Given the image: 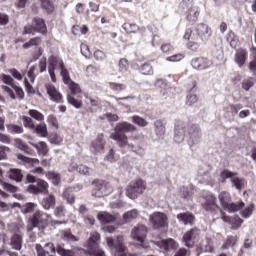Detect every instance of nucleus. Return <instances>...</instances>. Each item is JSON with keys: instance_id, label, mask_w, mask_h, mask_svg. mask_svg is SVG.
<instances>
[{"instance_id": "obj_1", "label": "nucleus", "mask_w": 256, "mask_h": 256, "mask_svg": "<svg viewBox=\"0 0 256 256\" xmlns=\"http://www.w3.org/2000/svg\"><path fill=\"white\" fill-rule=\"evenodd\" d=\"M227 179H230L232 187H235L237 191H243L247 187V180L243 177H237V172L224 169L220 172L218 177L219 183H225Z\"/></svg>"}, {"instance_id": "obj_2", "label": "nucleus", "mask_w": 256, "mask_h": 256, "mask_svg": "<svg viewBox=\"0 0 256 256\" xmlns=\"http://www.w3.org/2000/svg\"><path fill=\"white\" fill-rule=\"evenodd\" d=\"M179 9L182 13H185L188 23L191 25H193V23H197L200 11L199 7L193 5V0H182L179 5Z\"/></svg>"}, {"instance_id": "obj_3", "label": "nucleus", "mask_w": 256, "mask_h": 256, "mask_svg": "<svg viewBox=\"0 0 256 256\" xmlns=\"http://www.w3.org/2000/svg\"><path fill=\"white\" fill-rule=\"evenodd\" d=\"M123 241V236H118L116 240L111 237L106 238L108 247L115 250L114 256H139L137 254L127 253V246H125Z\"/></svg>"}, {"instance_id": "obj_4", "label": "nucleus", "mask_w": 256, "mask_h": 256, "mask_svg": "<svg viewBox=\"0 0 256 256\" xmlns=\"http://www.w3.org/2000/svg\"><path fill=\"white\" fill-rule=\"evenodd\" d=\"M110 139H113V141H117L121 149L127 147V149H130V151H133L134 153H141V151H143V147L141 145L129 143L127 135L125 134L114 132L110 134Z\"/></svg>"}, {"instance_id": "obj_5", "label": "nucleus", "mask_w": 256, "mask_h": 256, "mask_svg": "<svg viewBox=\"0 0 256 256\" xmlns=\"http://www.w3.org/2000/svg\"><path fill=\"white\" fill-rule=\"evenodd\" d=\"M36 33H41L42 35L47 33V25L45 24V20L39 17H35L33 19V25L28 24L24 26L23 35H35Z\"/></svg>"}, {"instance_id": "obj_6", "label": "nucleus", "mask_w": 256, "mask_h": 256, "mask_svg": "<svg viewBox=\"0 0 256 256\" xmlns=\"http://www.w3.org/2000/svg\"><path fill=\"white\" fill-rule=\"evenodd\" d=\"M150 223L158 231H167L169 229V217L163 212H154L150 216Z\"/></svg>"}, {"instance_id": "obj_7", "label": "nucleus", "mask_w": 256, "mask_h": 256, "mask_svg": "<svg viewBox=\"0 0 256 256\" xmlns=\"http://www.w3.org/2000/svg\"><path fill=\"white\" fill-rule=\"evenodd\" d=\"M147 233V226L143 224H138L132 228L130 237L131 239H133V241H136V243H138L140 247L147 248V245L145 244V240L147 239Z\"/></svg>"}, {"instance_id": "obj_8", "label": "nucleus", "mask_w": 256, "mask_h": 256, "mask_svg": "<svg viewBox=\"0 0 256 256\" xmlns=\"http://www.w3.org/2000/svg\"><path fill=\"white\" fill-rule=\"evenodd\" d=\"M147 189V184L142 179L132 182L126 189V195L129 199H137L139 195H143Z\"/></svg>"}, {"instance_id": "obj_9", "label": "nucleus", "mask_w": 256, "mask_h": 256, "mask_svg": "<svg viewBox=\"0 0 256 256\" xmlns=\"http://www.w3.org/2000/svg\"><path fill=\"white\" fill-rule=\"evenodd\" d=\"M30 223L31 226L27 227V231H33L35 227H47L49 224V214L38 210L33 214Z\"/></svg>"}, {"instance_id": "obj_10", "label": "nucleus", "mask_w": 256, "mask_h": 256, "mask_svg": "<svg viewBox=\"0 0 256 256\" xmlns=\"http://www.w3.org/2000/svg\"><path fill=\"white\" fill-rule=\"evenodd\" d=\"M8 229L11 233H14L10 240V247L14 251H21L23 249V235L19 233V226L17 224H10Z\"/></svg>"}, {"instance_id": "obj_11", "label": "nucleus", "mask_w": 256, "mask_h": 256, "mask_svg": "<svg viewBox=\"0 0 256 256\" xmlns=\"http://www.w3.org/2000/svg\"><path fill=\"white\" fill-rule=\"evenodd\" d=\"M94 185L95 188L92 190L93 197H105L113 191V189H111V185L103 180L96 181Z\"/></svg>"}, {"instance_id": "obj_12", "label": "nucleus", "mask_w": 256, "mask_h": 256, "mask_svg": "<svg viewBox=\"0 0 256 256\" xmlns=\"http://www.w3.org/2000/svg\"><path fill=\"white\" fill-rule=\"evenodd\" d=\"M49 66L48 69H52L53 71H56V69H59L60 75L62 78L68 75L69 71L67 68H65V64L63 63V60L61 58L56 56H50L49 59Z\"/></svg>"}, {"instance_id": "obj_13", "label": "nucleus", "mask_w": 256, "mask_h": 256, "mask_svg": "<svg viewBox=\"0 0 256 256\" xmlns=\"http://www.w3.org/2000/svg\"><path fill=\"white\" fill-rule=\"evenodd\" d=\"M194 33L197 41H209L212 35L211 28L205 23L198 24L194 29Z\"/></svg>"}, {"instance_id": "obj_14", "label": "nucleus", "mask_w": 256, "mask_h": 256, "mask_svg": "<svg viewBox=\"0 0 256 256\" xmlns=\"http://www.w3.org/2000/svg\"><path fill=\"white\" fill-rule=\"evenodd\" d=\"M249 59V52L245 48H238L234 54V63L239 69H243Z\"/></svg>"}, {"instance_id": "obj_15", "label": "nucleus", "mask_w": 256, "mask_h": 256, "mask_svg": "<svg viewBox=\"0 0 256 256\" xmlns=\"http://www.w3.org/2000/svg\"><path fill=\"white\" fill-rule=\"evenodd\" d=\"M199 238V229L193 228L190 231L186 232L183 236V243L188 249L195 247V243Z\"/></svg>"}, {"instance_id": "obj_16", "label": "nucleus", "mask_w": 256, "mask_h": 256, "mask_svg": "<svg viewBox=\"0 0 256 256\" xmlns=\"http://www.w3.org/2000/svg\"><path fill=\"white\" fill-rule=\"evenodd\" d=\"M45 89L51 101L54 103H63V95H61V92H59V89L55 85L47 83L45 84Z\"/></svg>"}, {"instance_id": "obj_17", "label": "nucleus", "mask_w": 256, "mask_h": 256, "mask_svg": "<svg viewBox=\"0 0 256 256\" xmlns=\"http://www.w3.org/2000/svg\"><path fill=\"white\" fill-rule=\"evenodd\" d=\"M213 65V62L205 57L194 58L191 61V66L196 71H205V69H209Z\"/></svg>"}, {"instance_id": "obj_18", "label": "nucleus", "mask_w": 256, "mask_h": 256, "mask_svg": "<svg viewBox=\"0 0 256 256\" xmlns=\"http://www.w3.org/2000/svg\"><path fill=\"white\" fill-rule=\"evenodd\" d=\"M185 137H188L187 128L182 122H178L174 130V141L176 143H183Z\"/></svg>"}, {"instance_id": "obj_19", "label": "nucleus", "mask_w": 256, "mask_h": 256, "mask_svg": "<svg viewBox=\"0 0 256 256\" xmlns=\"http://www.w3.org/2000/svg\"><path fill=\"white\" fill-rule=\"evenodd\" d=\"M155 243L157 247L163 249V251H177V249H179V243L174 239L158 240Z\"/></svg>"}, {"instance_id": "obj_20", "label": "nucleus", "mask_w": 256, "mask_h": 256, "mask_svg": "<svg viewBox=\"0 0 256 256\" xmlns=\"http://www.w3.org/2000/svg\"><path fill=\"white\" fill-rule=\"evenodd\" d=\"M187 135L190 139V143H192V145H197L201 140V128L197 125L189 126L187 127Z\"/></svg>"}, {"instance_id": "obj_21", "label": "nucleus", "mask_w": 256, "mask_h": 256, "mask_svg": "<svg viewBox=\"0 0 256 256\" xmlns=\"http://www.w3.org/2000/svg\"><path fill=\"white\" fill-rule=\"evenodd\" d=\"M202 206L205 211H209L210 213H215L216 209H219L217 205V198L213 195H208L204 198V202H202Z\"/></svg>"}, {"instance_id": "obj_22", "label": "nucleus", "mask_w": 256, "mask_h": 256, "mask_svg": "<svg viewBox=\"0 0 256 256\" xmlns=\"http://www.w3.org/2000/svg\"><path fill=\"white\" fill-rule=\"evenodd\" d=\"M154 127V133L157 139H165V133L167 131V122H165V120H156L154 122Z\"/></svg>"}, {"instance_id": "obj_23", "label": "nucleus", "mask_w": 256, "mask_h": 256, "mask_svg": "<svg viewBox=\"0 0 256 256\" xmlns=\"http://www.w3.org/2000/svg\"><path fill=\"white\" fill-rule=\"evenodd\" d=\"M115 133H133L137 127L129 122L118 123L114 128Z\"/></svg>"}, {"instance_id": "obj_24", "label": "nucleus", "mask_w": 256, "mask_h": 256, "mask_svg": "<svg viewBox=\"0 0 256 256\" xmlns=\"http://www.w3.org/2000/svg\"><path fill=\"white\" fill-rule=\"evenodd\" d=\"M63 82L65 85H68L72 95H79V93H81V87H79V84L73 82L71 76H69V73L67 76L63 77Z\"/></svg>"}, {"instance_id": "obj_25", "label": "nucleus", "mask_w": 256, "mask_h": 256, "mask_svg": "<svg viewBox=\"0 0 256 256\" xmlns=\"http://www.w3.org/2000/svg\"><path fill=\"white\" fill-rule=\"evenodd\" d=\"M177 219L183 225H193V223H195V215L190 212L177 214Z\"/></svg>"}, {"instance_id": "obj_26", "label": "nucleus", "mask_w": 256, "mask_h": 256, "mask_svg": "<svg viewBox=\"0 0 256 256\" xmlns=\"http://www.w3.org/2000/svg\"><path fill=\"white\" fill-rule=\"evenodd\" d=\"M250 52V62L247 65L250 73H256V47L251 46L249 49Z\"/></svg>"}, {"instance_id": "obj_27", "label": "nucleus", "mask_w": 256, "mask_h": 256, "mask_svg": "<svg viewBox=\"0 0 256 256\" xmlns=\"http://www.w3.org/2000/svg\"><path fill=\"white\" fill-rule=\"evenodd\" d=\"M245 207V202L238 201V202H228L227 206H225V211L228 213H237V211H241Z\"/></svg>"}, {"instance_id": "obj_28", "label": "nucleus", "mask_w": 256, "mask_h": 256, "mask_svg": "<svg viewBox=\"0 0 256 256\" xmlns=\"http://www.w3.org/2000/svg\"><path fill=\"white\" fill-rule=\"evenodd\" d=\"M41 205L45 211H49L52 207H55V195L48 194L42 199Z\"/></svg>"}, {"instance_id": "obj_29", "label": "nucleus", "mask_w": 256, "mask_h": 256, "mask_svg": "<svg viewBox=\"0 0 256 256\" xmlns=\"http://www.w3.org/2000/svg\"><path fill=\"white\" fill-rule=\"evenodd\" d=\"M105 149V140L103 135L97 137V139L92 143V151L94 153H101Z\"/></svg>"}, {"instance_id": "obj_30", "label": "nucleus", "mask_w": 256, "mask_h": 256, "mask_svg": "<svg viewBox=\"0 0 256 256\" xmlns=\"http://www.w3.org/2000/svg\"><path fill=\"white\" fill-rule=\"evenodd\" d=\"M9 179L16 181V183H21L23 181V172L21 169L12 168L8 173Z\"/></svg>"}, {"instance_id": "obj_31", "label": "nucleus", "mask_w": 256, "mask_h": 256, "mask_svg": "<svg viewBox=\"0 0 256 256\" xmlns=\"http://www.w3.org/2000/svg\"><path fill=\"white\" fill-rule=\"evenodd\" d=\"M226 41L229 43L232 49H237L239 45V37L235 35V32L233 31L228 32L226 35Z\"/></svg>"}, {"instance_id": "obj_32", "label": "nucleus", "mask_w": 256, "mask_h": 256, "mask_svg": "<svg viewBox=\"0 0 256 256\" xmlns=\"http://www.w3.org/2000/svg\"><path fill=\"white\" fill-rule=\"evenodd\" d=\"M14 145L17 147V149H20V151H24V153H27L28 155H33V151L31 148H29V146H27V144H25V142H23V140L19 138L15 139Z\"/></svg>"}, {"instance_id": "obj_33", "label": "nucleus", "mask_w": 256, "mask_h": 256, "mask_svg": "<svg viewBox=\"0 0 256 256\" xmlns=\"http://www.w3.org/2000/svg\"><path fill=\"white\" fill-rule=\"evenodd\" d=\"M218 199H219L223 209H225V207H227V205L229 203H231V194L227 191H222L219 193Z\"/></svg>"}, {"instance_id": "obj_34", "label": "nucleus", "mask_w": 256, "mask_h": 256, "mask_svg": "<svg viewBox=\"0 0 256 256\" xmlns=\"http://www.w3.org/2000/svg\"><path fill=\"white\" fill-rule=\"evenodd\" d=\"M36 135H39V137H47L49 133L47 132V124L45 123H40L37 126H34L33 130Z\"/></svg>"}, {"instance_id": "obj_35", "label": "nucleus", "mask_w": 256, "mask_h": 256, "mask_svg": "<svg viewBox=\"0 0 256 256\" xmlns=\"http://www.w3.org/2000/svg\"><path fill=\"white\" fill-rule=\"evenodd\" d=\"M98 219L101 223H113L115 221V216L109 214L108 212H101L98 214Z\"/></svg>"}, {"instance_id": "obj_36", "label": "nucleus", "mask_w": 256, "mask_h": 256, "mask_svg": "<svg viewBox=\"0 0 256 256\" xmlns=\"http://www.w3.org/2000/svg\"><path fill=\"white\" fill-rule=\"evenodd\" d=\"M137 217H139V211L136 209L128 211L123 215L125 223H131V221H133V219H137Z\"/></svg>"}, {"instance_id": "obj_37", "label": "nucleus", "mask_w": 256, "mask_h": 256, "mask_svg": "<svg viewBox=\"0 0 256 256\" xmlns=\"http://www.w3.org/2000/svg\"><path fill=\"white\" fill-rule=\"evenodd\" d=\"M6 128L8 133H11L12 135H20V133H23V126L8 124Z\"/></svg>"}, {"instance_id": "obj_38", "label": "nucleus", "mask_w": 256, "mask_h": 256, "mask_svg": "<svg viewBox=\"0 0 256 256\" xmlns=\"http://www.w3.org/2000/svg\"><path fill=\"white\" fill-rule=\"evenodd\" d=\"M64 199H66L67 203L73 205L75 203V195L73 194V188H67L63 193Z\"/></svg>"}, {"instance_id": "obj_39", "label": "nucleus", "mask_w": 256, "mask_h": 256, "mask_svg": "<svg viewBox=\"0 0 256 256\" xmlns=\"http://www.w3.org/2000/svg\"><path fill=\"white\" fill-rule=\"evenodd\" d=\"M39 45H41V37H34L23 44V49H31V47H37Z\"/></svg>"}, {"instance_id": "obj_40", "label": "nucleus", "mask_w": 256, "mask_h": 256, "mask_svg": "<svg viewBox=\"0 0 256 256\" xmlns=\"http://www.w3.org/2000/svg\"><path fill=\"white\" fill-rule=\"evenodd\" d=\"M37 185L40 193L49 195V184L45 180H38Z\"/></svg>"}, {"instance_id": "obj_41", "label": "nucleus", "mask_w": 256, "mask_h": 256, "mask_svg": "<svg viewBox=\"0 0 256 256\" xmlns=\"http://www.w3.org/2000/svg\"><path fill=\"white\" fill-rule=\"evenodd\" d=\"M46 177L52 181L53 185L61 182V175L57 172H47Z\"/></svg>"}, {"instance_id": "obj_42", "label": "nucleus", "mask_w": 256, "mask_h": 256, "mask_svg": "<svg viewBox=\"0 0 256 256\" xmlns=\"http://www.w3.org/2000/svg\"><path fill=\"white\" fill-rule=\"evenodd\" d=\"M41 7L45 9L47 13H53V11H55V5H53L51 0H41Z\"/></svg>"}, {"instance_id": "obj_43", "label": "nucleus", "mask_w": 256, "mask_h": 256, "mask_svg": "<svg viewBox=\"0 0 256 256\" xmlns=\"http://www.w3.org/2000/svg\"><path fill=\"white\" fill-rule=\"evenodd\" d=\"M122 28L126 33H137L138 31H141V28H139L137 24L125 23Z\"/></svg>"}, {"instance_id": "obj_44", "label": "nucleus", "mask_w": 256, "mask_h": 256, "mask_svg": "<svg viewBox=\"0 0 256 256\" xmlns=\"http://www.w3.org/2000/svg\"><path fill=\"white\" fill-rule=\"evenodd\" d=\"M28 114L30 115L31 119H35V121H44L45 116L43 113L39 112L38 110L31 109L29 110Z\"/></svg>"}, {"instance_id": "obj_45", "label": "nucleus", "mask_w": 256, "mask_h": 256, "mask_svg": "<svg viewBox=\"0 0 256 256\" xmlns=\"http://www.w3.org/2000/svg\"><path fill=\"white\" fill-rule=\"evenodd\" d=\"M132 122L138 125V127H147V125H149V122L145 120V118L137 115L132 116Z\"/></svg>"}, {"instance_id": "obj_46", "label": "nucleus", "mask_w": 256, "mask_h": 256, "mask_svg": "<svg viewBox=\"0 0 256 256\" xmlns=\"http://www.w3.org/2000/svg\"><path fill=\"white\" fill-rule=\"evenodd\" d=\"M22 121H23V125H24V127H26V129H31V131H33V129H35V122L33 121V118H31L29 116H22Z\"/></svg>"}, {"instance_id": "obj_47", "label": "nucleus", "mask_w": 256, "mask_h": 256, "mask_svg": "<svg viewBox=\"0 0 256 256\" xmlns=\"http://www.w3.org/2000/svg\"><path fill=\"white\" fill-rule=\"evenodd\" d=\"M87 31H89V28H87V26H73L72 27V33L73 35H85L87 33Z\"/></svg>"}, {"instance_id": "obj_48", "label": "nucleus", "mask_w": 256, "mask_h": 256, "mask_svg": "<svg viewBox=\"0 0 256 256\" xmlns=\"http://www.w3.org/2000/svg\"><path fill=\"white\" fill-rule=\"evenodd\" d=\"M37 207V204L33 203V202H29L26 203L23 207H22V213L24 215H27L29 213H33L35 211V208Z\"/></svg>"}, {"instance_id": "obj_49", "label": "nucleus", "mask_w": 256, "mask_h": 256, "mask_svg": "<svg viewBox=\"0 0 256 256\" xmlns=\"http://www.w3.org/2000/svg\"><path fill=\"white\" fill-rule=\"evenodd\" d=\"M67 101L70 105H72L76 109H81V107H83V102L75 99V97H73L71 94H68Z\"/></svg>"}, {"instance_id": "obj_50", "label": "nucleus", "mask_w": 256, "mask_h": 256, "mask_svg": "<svg viewBox=\"0 0 256 256\" xmlns=\"http://www.w3.org/2000/svg\"><path fill=\"white\" fill-rule=\"evenodd\" d=\"M231 229L237 230L241 225H243L244 221L241 219L239 216H234L233 219L231 220Z\"/></svg>"}, {"instance_id": "obj_51", "label": "nucleus", "mask_w": 256, "mask_h": 256, "mask_svg": "<svg viewBox=\"0 0 256 256\" xmlns=\"http://www.w3.org/2000/svg\"><path fill=\"white\" fill-rule=\"evenodd\" d=\"M57 253L60 256H75V252L73 250H67L61 245L57 246Z\"/></svg>"}, {"instance_id": "obj_52", "label": "nucleus", "mask_w": 256, "mask_h": 256, "mask_svg": "<svg viewBox=\"0 0 256 256\" xmlns=\"http://www.w3.org/2000/svg\"><path fill=\"white\" fill-rule=\"evenodd\" d=\"M108 86L113 91H125L127 89V86H125V84L115 83V82H109Z\"/></svg>"}, {"instance_id": "obj_53", "label": "nucleus", "mask_w": 256, "mask_h": 256, "mask_svg": "<svg viewBox=\"0 0 256 256\" xmlns=\"http://www.w3.org/2000/svg\"><path fill=\"white\" fill-rule=\"evenodd\" d=\"M118 67H119L120 73H125L127 69H129V61H127V59L125 58L120 59L118 63Z\"/></svg>"}, {"instance_id": "obj_54", "label": "nucleus", "mask_w": 256, "mask_h": 256, "mask_svg": "<svg viewBox=\"0 0 256 256\" xmlns=\"http://www.w3.org/2000/svg\"><path fill=\"white\" fill-rule=\"evenodd\" d=\"M140 71L142 73V75H153V67L150 66V64H143L140 67Z\"/></svg>"}, {"instance_id": "obj_55", "label": "nucleus", "mask_w": 256, "mask_h": 256, "mask_svg": "<svg viewBox=\"0 0 256 256\" xmlns=\"http://www.w3.org/2000/svg\"><path fill=\"white\" fill-rule=\"evenodd\" d=\"M199 47H201V40H193L187 44V48L191 51H197Z\"/></svg>"}, {"instance_id": "obj_56", "label": "nucleus", "mask_w": 256, "mask_h": 256, "mask_svg": "<svg viewBox=\"0 0 256 256\" xmlns=\"http://www.w3.org/2000/svg\"><path fill=\"white\" fill-rule=\"evenodd\" d=\"M197 101H199V97H197L196 94H188L186 97V105H189L190 107L191 105H195Z\"/></svg>"}, {"instance_id": "obj_57", "label": "nucleus", "mask_w": 256, "mask_h": 256, "mask_svg": "<svg viewBox=\"0 0 256 256\" xmlns=\"http://www.w3.org/2000/svg\"><path fill=\"white\" fill-rule=\"evenodd\" d=\"M0 79L3 83H5V85H10V87L15 86V84H13V78L7 74H1Z\"/></svg>"}, {"instance_id": "obj_58", "label": "nucleus", "mask_w": 256, "mask_h": 256, "mask_svg": "<svg viewBox=\"0 0 256 256\" xmlns=\"http://www.w3.org/2000/svg\"><path fill=\"white\" fill-rule=\"evenodd\" d=\"M184 39L187 41H189V39L192 41H197V34H195L194 31H191V29H187L184 33Z\"/></svg>"}, {"instance_id": "obj_59", "label": "nucleus", "mask_w": 256, "mask_h": 256, "mask_svg": "<svg viewBox=\"0 0 256 256\" xmlns=\"http://www.w3.org/2000/svg\"><path fill=\"white\" fill-rule=\"evenodd\" d=\"M32 146H34L37 151H42V153L45 155L47 154V151H49V148L47 147V143L40 142V147L37 144L32 143Z\"/></svg>"}, {"instance_id": "obj_60", "label": "nucleus", "mask_w": 256, "mask_h": 256, "mask_svg": "<svg viewBox=\"0 0 256 256\" xmlns=\"http://www.w3.org/2000/svg\"><path fill=\"white\" fill-rule=\"evenodd\" d=\"M2 187L5 191H9V193H17L18 188L14 185H11L7 182H2Z\"/></svg>"}, {"instance_id": "obj_61", "label": "nucleus", "mask_w": 256, "mask_h": 256, "mask_svg": "<svg viewBox=\"0 0 256 256\" xmlns=\"http://www.w3.org/2000/svg\"><path fill=\"white\" fill-rule=\"evenodd\" d=\"M2 89H3V91L6 92L8 97H10V99H12L13 101H15V99H17V96L15 95V92L9 86H2Z\"/></svg>"}, {"instance_id": "obj_62", "label": "nucleus", "mask_w": 256, "mask_h": 256, "mask_svg": "<svg viewBox=\"0 0 256 256\" xmlns=\"http://www.w3.org/2000/svg\"><path fill=\"white\" fill-rule=\"evenodd\" d=\"M161 51L162 53H165V55H169V53H171V51H173V46L169 43H165L161 46Z\"/></svg>"}, {"instance_id": "obj_63", "label": "nucleus", "mask_w": 256, "mask_h": 256, "mask_svg": "<svg viewBox=\"0 0 256 256\" xmlns=\"http://www.w3.org/2000/svg\"><path fill=\"white\" fill-rule=\"evenodd\" d=\"M54 215L56 217H65V206H57Z\"/></svg>"}, {"instance_id": "obj_64", "label": "nucleus", "mask_w": 256, "mask_h": 256, "mask_svg": "<svg viewBox=\"0 0 256 256\" xmlns=\"http://www.w3.org/2000/svg\"><path fill=\"white\" fill-rule=\"evenodd\" d=\"M35 250L37 252V256H47V252L45 251L43 246H41V244H36Z\"/></svg>"}]
</instances>
